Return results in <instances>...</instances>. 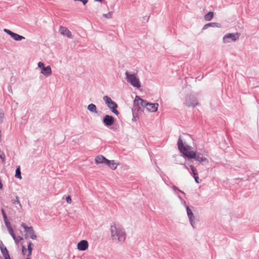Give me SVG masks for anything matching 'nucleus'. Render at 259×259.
<instances>
[{"instance_id": "41", "label": "nucleus", "mask_w": 259, "mask_h": 259, "mask_svg": "<svg viewBox=\"0 0 259 259\" xmlns=\"http://www.w3.org/2000/svg\"><path fill=\"white\" fill-rule=\"evenodd\" d=\"M95 1L100 2H102L104 0H95Z\"/></svg>"}, {"instance_id": "40", "label": "nucleus", "mask_w": 259, "mask_h": 259, "mask_svg": "<svg viewBox=\"0 0 259 259\" xmlns=\"http://www.w3.org/2000/svg\"><path fill=\"white\" fill-rule=\"evenodd\" d=\"M8 91H9V92L12 93V87H11V85H9L8 87Z\"/></svg>"}, {"instance_id": "3", "label": "nucleus", "mask_w": 259, "mask_h": 259, "mask_svg": "<svg viewBox=\"0 0 259 259\" xmlns=\"http://www.w3.org/2000/svg\"><path fill=\"white\" fill-rule=\"evenodd\" d=\"M125 75L127 81L130 83L133 87L138 89L141 87L140 80L135 74H130L126 71L125 73Z\"/></svg>"}, {"instance_id": "11", "label": "nucleus", "mask_w": 259, "mask_h": 259, "mask_svg": "<svg viewBox=\"0 0 259 259\" xmlns=\"http://www.w3.org/2000/svg\"><path fill=\"white\" fill-rule=\"evenodd\" d=\"M186 210H187V215L189 217V219L190 221V222L191 223V225L193 227V228H195L194 226V223L193 222V220L194 219V214L192 211V210L190 209L189 207L188 206H186Z\"/></svg>"}, {"instance_id": "2", "label": "nucleus", "mask_w": 259, "mask_h": 259, "mask_svg": "<svg viewBox=\"0 0 259 259\" xmlns=\"http://www.w3.org/2000/svg\"><path fill=\"white\" fill-rule=\"evenodd\" d=\"M110 232L112 239L116 242L123 243L124 242L126 234L124 229L120 226L113 224L110 226Z\"/></svg>"}, {"instance_id": "25", "label": "nucleus", "mask_w": 259, "mask_h": 259, "mask_svg": "<svg viewBox=\"0 0 259 259\" xmlns=\"http://www.w3.org/2000/svg\"><path fill=\"white\" fill-rule=\"evenodd\" d=\"M103 99L107 105L110 104V102L112 101V99L107 96H104Z\"/></svg>"}, {"instance_id": "32", "label": "nucleus", "mask_w": 259, "mask_h": 259, "mask_svg": "<svg viewBox=\"0 0 259 259\" xmlns=\"http://www.w3.org/2000/svg\"><path fill=\"white\" fill-rule=\"evenodd\" d=\"M38 67H39L41 69V70H42V68H45L46 66H45V64L44 63H42V62H39L38 63Z\"/></svg>"}, {"instance_id": "30", "label": "nucleus", "mask_w": 259, "mask_h": 259, "mask_svg": "<svg viewBox=\"0 0 259 259\" xmlns=\"http://www.w3.org/2000/svg\"><path fill=\"white\" fill-rule=\"evenodd\" d=\"M4 31L5 32L7 33L8 34L10 35L11 37L14 33L13 32L11 31L9 29H6V28L4 29Z\"/></svg>"}, {"instance_id": "44", "label": "nucleus", "mask_w": 259, "mask_h": 259, "mask_svg": "<svg viewBox=\"0 0 259 259\" xmlns=\"http://www.w3.org/2000/svg\"><path fill=\"white\" fill-rule=\"evenodd\" d=\"M26 259H31L29 257H28Z\"/></svg>"}, {"instance_id": "38", "label": "nucleus", "mask_w": 259, "mask_h": 259, "mask_svg": "<svg viewBox=\"0 0 259 259\" xmlns=\"http://www.w3.org/2000/svg\"><path fill=\"white\" fill-rule=\"evenodd\" d=\"M26 251V248L24 246H22V252L23 254H25V252Z\"/></svg>"}, {"instance_id": "31", "label": "nucleus", "mask_w": 259, "mask_h": 259, "mask_svg": "<svg viewBox=\"0 0 259 259\" xmlns=\"http://www.w3.org/2000/svg\"><path fill=\"white\" fill-rule=\"evenodd\" d=\"M193 176V178L195 180V181L196 183L197 184H199L200 183V182L199 181V177H198V174H194Z\"/></svg>"}, {"instance_id": "39", "label": "nucleus", "mask_w": 259, "mask_h": 259, "mask_svg": "<svg viewBox=\"0 0 259 259\" xmlns=\"http://www.w3.org/2000/svg\"><path fill=\"white\" fill-rule=\"evenodd\" d=\"M4 247H5V246L4 245L3 242L2 241H0V249Z\"/></svg>"}, {"instance_id": "35", "label": "nucleus", "mask_w": 259, "mask_h": 259, "mask_svg": "<svg viewBox=\"0 0 259 259\" xmlns=\"http://www.w3.org/2000/svg\"><path fill=\"white\" fill-rule=\"evenodd\" d=\"M4 116V113L2 112V111L1 110H0V122H2Z\"/></svg>"}, {"instance_id": "20", "label": "nucleus", "mask_w": 259, "mask_h": 259, "mask_svg": "<svg viewBox=\"0 0 259 259\" xmlns=\"http://www.w3.org/2000/svg\"><path fill=\"white\" fill-rule=\"evenodd\" d=\"M33 246V244L30 241H29L28 243V257H30V256L31 255L32 251L33 250L32 246Z\"/></svg>"}, {"instance_id": "1", "label": "nucleus", "mask_w": 259, "mask_h": 259, "mask_svg": "<svg viewBox=\"0 0 259 259\" xmlns=\"http://www.w3.org/2000/svg\"><path fill=\"white\" fill-rule=\"evenodd\" d=\"M177 145L180 152L184 157L188 159H194L200 163H208V160L206 157L200 156L201 154H197L196 152L193 151L191 146L184 145L181 136L179 137Z\"/></svg>"}, {"instance_id": "9", "label": "nucleus", "mask_w": 259, "mask_h": 259, "mask_svg": "<svg viewBox=\"0 0 259 259\" xmlns=\"http://www.w3.org/2000/svg\"><path fill=\"white\" fill-rule=\"evenodd\" d=\"M89 246L88 242L85 240L79 241L77 244V249L80 251L85 250Z\"/></svg>"}, {"instance_id": "43", "label": "nucleus", "mask_w": 259, "mask_h": 259, "mask_svg": "<svg viewBox=\"0 0 259 259\" xmlns=\"http://www.w3.org/2000/svg\"><path fill=\"white\" fill-rule=\"evenodd\" d=\"M19 240H22V238L20 236H19Z\"/></svg>"}, {"instance_id": "6", "label": "nucleus", "mask_w": 259, "mask_h": 259, "mask_svg": "<svg viewBox=\"0 0 259 259\" xmlns=\"http://www.w3.org/2000/svg\"><path fill=\"white\" fill-rule=\"evenodd\" d=\"M185 103L188 107H195L199 104L197 99L193 95L187 96Z\"/></svg>"}, {"instance_id": "22", "label": "nucleus", "mask_w": 259, "mask_h": 259, "mask_svg": "<svg viewBox=\"0 0 259 259\" xmlns=\"http://www.w3.org/2000/svg\"><path fill=\"white\" fill-rule=\"evenodd\" d=\"M188 165H189L191 170V172L190 174L192 175L193 176L194 175V174H197V171L196 168L194 167V166L192 164L191 162H189L187 163Z\"/></svg>"}, {"instance_id": "24", "label": "nucleus", "mask_w": 259, "mask_h": 259, "mask_svg": "<svg viewBox=\"0 0 259 259\" xmlns=\"http://www.w3.org/2000/svg\"><path fill=\"white\" fill-rule=\"evenodd\" d=\"M15 177L20 179H22V177L21 175V170H20V166H18L16 169L15 172Z\"/></svg>"}, {"instance_id": "5", "label": "nucleus", "mask_w": 259, "mask_h": 259, "mask_svg": "<svg viewBox=\"0 0 259 259\" xmlns=\"http://www.w3.org/2000/svg\"><path fill=\"white\" fill-rule=\"evenodd\" d=\"M239 34L236 33H227L223 37V40L224 43L235 41L239 38Z\"/></svg>"}, {"instance_id": "21", "label": "nucleus", "mask_w": 259, "mask_h": 259, "mask_svg": "<svg viewBox=\"0 0 259 259\" xmlns=\"http://www.w3.org/2000/svg\"><path fill=\"white\" fill-rule=\"evenodd\" d=\"M213 17V13L212 12H209L207 14L205 15L204 19L206 21H210Z\"/></svg>"}, {"instance_id": "15", "label": "nucleus", "mask_w": 259, "mask_h": 259, "mask_svg": "<svg viewBox=\"0 0 259 259\" xmlns=\"http://www.w3.org/2000/svg\"><path fill=\"white\" fill-rule=\"evenodd\" d=\"M41 73L47 77L51 75L52 74L51 67L50 66H47V67H45V68H42Z\"/></svg>"}, {"instance_id": "19", "label": "nucleus", "mask_w": 259, "mask_h": 259, "mask_svg": "<svg viewBox=\"0 0 259 259\" xmlns=\"http://www.w3.org/2000/svg\"><path fill=\"white\" fill-rule=\"evenodd\" d=\"M106 165H108L112 169H115L117 167V164L114 162L113 160H109V162H107Z\"/></svg>"}, {"instance_id": "16", "label": "nucleus", "mask_w": 259, "mask_h": 259, "mask_svg": "<svg viewBox=\"0 0 259 259\" xmlns=\"http://www.w3.org/2000/svg\"><path fill=\"white\" fill-rule=\"evenodd\" d=\"M87 109L88 110H89L90 111H91L92 112H93L95 113H98L96 106L93 103L89 104L87 107Z\"/></svg>"}, {"instance_id": "18", "label": "nucleus", "mask_w": 259, "mask_h": 259, "mask_svg": "<svg viewBox=\"0 0 259 259\" xmlns=\"http://www.w3.org/2000/svg\"><path fill=\"white\" fill-rule=\"evenodd\" d=\"M12 37L16 41H20L22 39H25V37L22 35L18 34L14 32L12 36Z\"/></svg>"}, {"instance_id": "36", "label": "nucleus", "mask_w": 259, "mask_h": 259, "mask_svg": "<svg viewBox=\"0 0 259 259\" xmlns=\"http://www.w3.org/2000/svg\"><path fill=\"white\" fill-rule=\"evenodd\" d=\"M190 160L191 159H189V160L187 161V163L183 164V165L184 166V167L188 170H189V168H188V165L187 163H189V162H192V161Z\"/></svg>"}, {"instance_id": "29", "label": "nucleus", "mask_w": 259, "mask_h": 259, "mask_svg": "<svg viewBox=\"0 0 259 259\" xmlns=\"http://www.w3.org/2000/svg\"><path fill=\"white\" fill-rule=\"evenodd\" d=\"M112 14H113V12H110L108 13L107 14H104L103 16V17H105L106 18L110 19L112 17Z\"/></svg>"}, {"instance_id": "37", "label": "nucleus", "mask_w": 259, "mask_h": 259, "mask_svg": "<svg viewBox=\"0 0 259 259\" xmlns=\"http://www.w3.org/2000/svg\"><path fill=\"white\" fill-rule=\"evenodd\" d=\"M66 201L68 203H71V198L70 196H68L66 197Z\"/></svg>"}, {"instance_id": "42", "label": "nucleus", "mask_w": 259, "mask_h": 259, "mask_svg": "<svg viewBox=\"0 0 259 259\" xmlns=\"http://www.w3.org/2000/svg\"><path fill=\"white\" fill-rule=\"evenodd\" d=\"M5 259H11V258L9 256L6 257V258H5Z\"/></svg>"}, {"instance_id": "27", "label": "nucleus", "mask_w": 259, "mask_h": 259, "mask_svg": "<svg viewBox=\"0 0 259 259\" xmlns=\"http://www.w3.org/2000/svg\"><path fill=\"white\" fill-rule=\"evenodd\" d=\"M12 203L13 204H15V203H17L21 207H22V205L21 204V203L19 200V198H18V196H16V199H12Z\"/></svg>"}, {"instance_id": "10", "label": "nucleus", "mask_w": 259, "mask_h": 259, "mask_svg": "<svg viewBox=\"0 0 259 259\" xmlns=\"http://www.w3.org/2000/svg\"><path fill=\"white\" fill-rule=\"evenodd\" d=\"M107 106L111 110V111L113 113H114L115 115H118L119 114V112L116 109V108L118 107V105L113 101H112V102H110V104L107 105Z\"/></svg>"}, {"instance_id": "23", "label": "nucleus", "mask_w": 259, "mask_h": 259, "mask_svg": "<svg viewBox=\"0 0 259 259\" xmlns=\"http://www.w3.org/2000/svg\"><path fill=\"white\" fill-rule=\"evenodd\" d=\"M1 250L2 253L3 254V255L5 258L10 256L9 254V252H8L6 246L3 248H2L1 249Z\"/></svg>"}, {"instance_id": "33", "label": "nucleus", "mask_w": 259, "mask_h": 259, "mask_svg": "<svg viewBox=\"0 0 259 259\" xmlns=\"http://www.w3.org/2000/svg\"><path fill=\"white\" fill-rule=\"evenodd\" d=\"M172 188V189H173L174 190H178V191H179V192H180V193H181L182 194H184V195H185V193L183 191H182L180 190V189H179L178 188V187H176V186H173Z\"/></svg>"}, {"instance_id": "7", "label": "nucleus", "mask_w": 259, "mask_h": 259, "mask_svg": "<svg viewBox=\"0 0 259 259\" xmlns=\"http://www.w3.org/2000/svg\"><path fill=\"white\" fill-rule=\"evenodd\" d=\"M21 226L24 229L25 231L29 234L31 239L34 240L36 239L37 236L35 234V232L32 227H28L24 223H22Z\"/></svg>"}, {"instance_id": "12", "label": "nucleus", "mask_w": 259, "mask_h": 259, "mask_svg": "<svg viewBox=\"0 0 259 259\" xmlns=\"http://www.w3.org/2000/svg\"><path fill=\"white\" fill-rule=\"evenodd\" d=\"M59 31L61 34L63 35H66L69 38H72V35L71 32L65 27L60 26L59 28Z\"/></svg>"}, {"instance_id": "17", "label": "nucleus", "mask_w": 259, "mask_h": 259, "mask_svg": "<svg viewBox=\"0 0 259 259\" xmlns=\"http://www.w3.org/2000/svg\"><path fill=\"white\" fill-rule=\"evenodd\" d=\"M219 27L220 26V24L218 23H209L207 24H206L204 25L203 29H205L207 28L208 27Z\"/></svg>"}, {"instance_id": "4", "label": "nucleus", "mask_w": 259, "mask_h": 259, "mask_svg": "<svg viewBox=\"0 0 259 259\" xmlns=\"http://www.w3.org/2000/svg\"><path fill=\"white\" fill-rule=\"evenodd\" d=\"M148 102L142 99L139 96H136L134 101V106L132 108L133 113L134 115L135 111H138L140 109V106L142 107H147Z\"/></svg>"}, {"instance_id": "13", "label": "nucleus", "mask_w": 259, "mask_h": 259, "mask_svg": "<svg viewBox=\"0 0 259 259\" xmlns=\"http://www.w3.org/2000/svg\"><path fill=\"white\" fill-rule=\"evenodd\" d=\"M158 103H148L146 108L150 112H156L158 109Z\"/></svg>"}, {"instance_id": "28", "label": "nucleus", "mask_w": 259, "mask_h": 259, "mask_svg": "<svg viewBox=\"0 0 259 259\" xmlns=\"http://www.w3.org/2000/svg\"><path fill=\"white\" fill-rule=\"evenodd\" d=\"M5 225L7 228V229H9V228H11L12 227L11 226L10 222L8 221V219H6V220H4Z\"/></svg>"}, {"instance_id": "14", "label": "nucleus", "mask_w": 259, "mask_h": 259, "mask_svg": "<svg viewBox=\"0 0 259 259\" xmlns=\"http://www.w3.org/2000/svg\"><path fill=\"white\" fill-rule=\"evenodd\" d=\"M95 162L97 164L105 163L106 164L107 162H109V160L106 159L104 156L100 155L96 157Z\"/></svg>"}, {"instance_id": "26", "label": "nucleus", "mask_w": 259, "mask_h": 259, "mask_svg": "<svg viewBox=\"0 0 259 259\" xmlns=\"http://www.w3.org/2000/svg\"><path fill=\"white\" fill-rule=\"evenodd\" d=\"M8 232L10 233V234L13 237V239L16 242L17 241L16 237L15 234L14 233V231H13L12 228H9V229H8Z\"/></svg>"}, {"instance_id": "34", "label": "nucleus", "mask_w": 259, "mask_h": 259, "mask_svg": "<svg viewBox=\"0 0 259 259\" xmlns=\"http://www.w3.org/2000/svg\"><path fill=\"white\" fill-rule=\"evenodd\" d=\"M2 215H3L4 220H6V219H8L7 214H6L4 209H2Z\"/></svg>"}, {"instance_id": "8", "label": "nucleus", "mask_w": 259, "mask_h": 259, "mask_svg": "<svg viewBox=\"0 0 259 259\" xmlns=\"http://www.w3.org/2000/svg\"><path fill=\"white\" fill-rule=\"evenodd\" d=\"M114 122V118L113 116L106 115L103 118V123L106 126L112 125Z\"/></svg>"}]
</instances>
